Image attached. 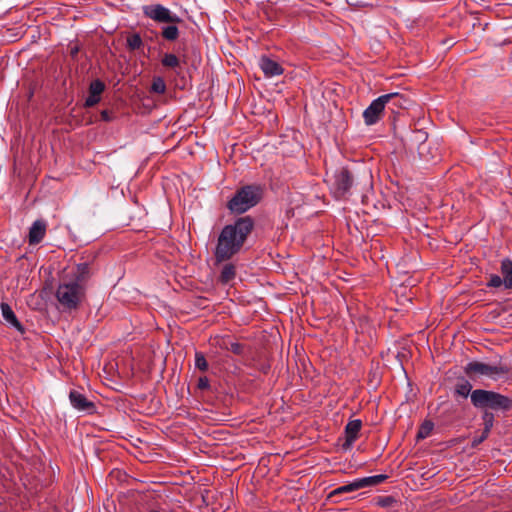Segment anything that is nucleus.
Returning <instances> with one entry per match:
<instances>
[{"mask_svg":"<svg viewBox=\"0 0 512 512\" xmlns=\"http://www.w3.org/2000/svg\"><path fill=\"white\" fill-rule=\"evenodd\" d=\"M253 229L254 221L250 216L239 217L233 223L225 225L217 238L215 263L227 262L240 253Z\"/></svg>","mask_w":512,"mask_h":512,"instance_id":"nucleus-1","label":"nucleus"},{"mask_svg":"<svg viewBox=\"0 0 512 512\" xmlns=\"http://www.w3.org/2000/svg\"><path fill=\"white\" fill-rule=\"evenodd\" d=\"M89 273V265L81 263L70 274L62 277L56 290V298L64 311L78 308L85 294V282Z\"/></svg>","mask_w":512,"mask_h":512,"instance_id":"nucleus-2","label":"nucleus"},{"mask_svg":"<svg viewBox=\"0 0 512 512\" xmlns=\"http://www.w3.org/2000/svg\"><path fill=\"white\" fill-rule=\"evenodd\" d=\"M386 105L389 106V109L391 110V113L393 114L392 119V127L395 135L393 145L392 154L397 155L398 157H402L403 154L406 152L405 143L401 138H397L398 135V125H397V117L399 119L404 116V111L409 108L411 105V101L406 98L403 94H400L398 92H387L386 91Z\"/></svg>","mask_w":512,"mask_h":512,"instance_id":"nucleus-3","label":"nucleus"},{"mask_svg":"<svg viewBox=\"0 0 512 512\" xmlns=\"http://www.w3.org/2000/svg\"><path fill=\"white\" fill-rule=\"evenodd\" d=\"M471 403L477 409L482 410H495V411H509L512 409V399L500 393L475 389L471 393Z\"/></svg>","mask_w":512,"mask_h":512,"instance_id":"nucleus-4","label":"nucleus"},{"mask_svg":"<svg viewBox=\"0 0 512 512\" xmlns=\"http://www.w3.org/2000/svg\"><path fill=\"white\" fill-rule=\"evenodd\" d=\"M464 372L471 379L476 377H487L491 380L497 381L508 374L509 368L507 364L501 361V359L491 363L474 360L468 362L464 366Z\"/></svg>","mask_w":512,"mask_h":512,"instance_id":"nucleus-5","label":"nucleus"},{"mask_svg":"<svg viewBox=\"0 0 512 512\" xmlns=\"http://www.w3.org/2000/svg\"><path fill=\"white\" fill-rule=\"evenodd\" d=\"M262 190L256 185H246L236 191L227 204L232 213L242 214L256 206L261 199Z\"/></svg>","mask_w":512,"mask_h":512,"instance_id":"nucleus-6","label":"nucleus"},{"mask_svg":"<svg viewBox=\"0 0 512 512\" xmlns=\"http://www.w3.org/2000/svg\"><path fill=\"white\" fill-rule=\"evenodd\" d=\"M330 193L335 199L345 198L353 184V178L350 172L341 168L336 170L331 176L326 179Z\"/></svg>","mask_w":512,"mask_h":512,"instance_id":"nucleus-7","label":"nucleus"},{"mask_svg":"<svg viewBox=\"0 0 512 512\" xmlns=\"http://www.w3.org/2000/svg\"><path fill=\"white\" fill-rule=\"evenodd\" d=\"M143 14L158 23H181L182 19L170 9L161 4H151L143 7Z\"/></svg>","mask_w":512,"mask_h":512,"instance_id":"nucleus-8","label":"nucleus"},{"mask_svg":"<svg viewBox=\"0 0 512 512\" xmlns=\"http://www.w3.org/2000/svg\"><path fill=\"white\" fill-rule=\"evenodd\" d=\"M384 112V95L373 100L372 103L364 110L363 118L366 125H373L379 121Z\"/></svg>","mask_w":512,"mask_h":512,"instance_id":"nucleus-9","label":"nucleus"},{"mask_svg":"<svg viewBox=\"0 0 512 512\" xmlns=\"http://www.w3.org/2000/svg\"><path fill=\"white\" fill-rule=\"evenodd\" d=\"M69 400L71 405L81 412H86L88 414H92L95 412V405L93 402L89 401L82 393L71 390L69 393Z\"/></svg>","mask_w":512,"mask_h":512,"instance_id":"nucleus-10","label":"nucleus"},{"mask_svg":"<svg viewBox=\"0 0 512 512\" xmlns=\"http://www.w3.org/2000/svg\"><path fill=\"white\" fill-rule=\"evenodd\" d=\"M105 89V84L96 79L92 81L89 85V95L85 100V107H93L100 102L101 94Z\"/></svg>","mask_w":512,"mask_h":512,"instance_id":"nucleus-11","label":"nucleus"},{"mask_svg":"<svg viewBox=\"0 0 512 512\" xmlns=\"http://www.w3.org/2000/svg\"><path fill=\"white\" fill-rule=\"evenodd\" d=\"M362 423L360 420H351L345 427V442L343 443V449H349L355 440L358 438V434L361 430Z\"/></svg>","mask_w":512,"mask_h":512,"instance_id":"nucleus-12","label":"nucleus"},{"mask_svg":"<svg viewBox=\"0 0 512 512\" xmlns=\"http://www.w3.org/2000/svg\"><path fill=\"white\" fill-rule=\"evenodd\" d=\"M47 224L44 220H36L30 227L28 241L30 245L40 243L46 234Z\"/></svg>","mask_w":512,"mask_h":512,"instance_id":"nucleus-13","label":"nucleus"},{"mask_svg":"<svg viewBox=\"0 0 512 512\" xmlns=\"http://www.w3.org/2000/svg\"><path fill=\"white\" fill-rule=\"evenodd\" d=\"M259 66L267 77H274L283 73L281 65L269 57H262L259 61Z\"/></svg>","mask_w":512,"mask_h":512,"instance_id":"nucleus-14","label":"nucleus"},{"mask_svg":"<svg viewBox=\"0 0 512 512\" xmlns=\"http://www.w3.org/2000/svg\"><path fill=\"white\" fill-rule=\"evenodd\" d=\"M0 308H1L2 317L5 320V322L8 323L9 325H11L12 327H14L15 329H17L18 331L23 332L24 331L23 326L18 321V319H17L15 313L13 312V310L11 309V307L7 303L2 302L0 305Z\"/></svg>","mask_w":512,"mask_h":512,"instance_id":"nucleus-15","label":"nucleus"},{"mask_svg":"<svg viewBox=\"0 0 512 512\" xmlns=\"http://www.w3.org/2000/svg\"><path fill=\"white\" fill-rule=\"evenodd\" d=\"M500 271L503 279V286L507 290H512V260L505 258L501 261Z\"/></svg>","mask_w":512,"mask_h":512,"instance_id":"nucleus-16","label":"nucleus"},{"mask_svg":"<svg viewBox=\"0 0 512 512\" xmlns=\"http://www.w3.org/2000/svg\"><path fill=\"white\" fill-rule=\"evenodd\" d=\"M236 276V267L233 263H225L220 271L219 280L223 284L232 281Z\"/></svg>","mask_w":512,"mask_h":512,"instance_id":"nucleus-17","label":"nucleus"},{"mask_svg":"<svg viewBox=\"0 0 512 512\" xmlns=\"http://www.w3.org/2000/svg\"><path fill=\"white\" fill-rule=\"evenodd\" d=\"M471 393L472 385L467 379L462 378L455 385V394H457L458 396L467 398L469 395L471 396Z\"/></svg>","mask_w":512,"mask_h":512,"instance_id":"nucleus-18","label":"nucleus"},{"mask_svg":"<svg viewBox=\"0 0 512 512\" xmlns=\"http://www.w3.org/2000/svg\"><path fill=\"white\" fill-rule=\"evenodd\" d=\"M161 64L165 68L173 69L175 71L181 66L180 59L173 53H165L161 59Z\"/></svg>","mask_w":512,"mask_h":512,"instance_id":"nucleus-19","label":"nucleus"},{"mask_svg":"<svg viewBox=\"0 0 512 512\" xmlns=\"http://www.w3.org/2000/svg\"><path fill=\"white\" fill-rule=\"evenodd\" d=\"M176 24H168L162 28L161 35L165 40L175 41L179 37V29Z\"/></svg>","mask_w":512,"mask_h":512,"instance_id":"nucleus-20","label":"nucleus"},{"mask_svg":"<svg viewBox=\"0 0 512 512\" xmlns=\"http://www.w3.org/2000/svg\"><path fill=\"white\" fill-rule=\"evenodd\" d=\"M383 481H384V474L368 476V477L357 479L360 489L364 488V487L374 486L376 484L382 483Z\"/></svg>","mask_w":512,"mask_h":512,"instance_id":"nucleus-21","label":"nucleus"},{"mask_svg":"<svg viewBox=\"0 0 512 512\" xmlns=\"http://www.w3.org/2000/svg\"><path fill=\"white\" fill-rule=\"evenodd\" d=\"M143 46V41L138 33H134L127 37V47L131 51L140 49Z\"/></svg>","mask_w":512,"mask_h":512,"instance_id":"nucleus-22","label":"nucleus"},{"mask_svg":"<svg viewBox=\"0 0 512 512\" xmlns=\"http://www.w3.org/2000/svg\"><path fill=\"white\" fill-rule=\"evenodd\" d=\"M151 91L157 94H163L166 91V84L162 77H154L151 85Z\"/></svg>","mask_w":512,"mask_h":512,"instance_id":"nucleus-23","label":"nucleus"},{"mask_svg":"<svg viewBox=\"0 0 512 512\" xmlns=\"http://www.w3.org/2000/svg\"><path fill=\"white\" fill-rule=\"evenodd\" d=\"M433 427H434V425L431 421H425L421 425V427L417 433V438L424 439V438L428 437L430 435L431 431L433 430Z\"/></svg>","mask_w":512,"mask_h":512,"instance_id":"nucleus-24","label":"nucleus"},{"mask_svg":"<svg viewBox=\"0 0 512 512\" xmlns=\"http://www.w3.org/2000/svg\"><path fill=\"white\" fill-rule=\"evenodd\" d=\"M359 489H360L359 483L357 482V479H356V480H354L353 482H351L349 484H346V485L338 487L334 491V493L335 494H342V493H348V492L356 491V490H359Z\"/></svg>","mask_w":512,"mask_h":512,"instance_id":"nucleus-25","label":"nucleus"},{"mask_svg":"<svg viewBox=\"0 0 512 512\" xmlns=\"http://www.w3.org/2000/svg\"><path fill=\"white\" fill-rule=\"evenodd\" d=\"M484 429L485 434H489L494 423V415L491 412L484 411L483 413Z\"/></svg>","mask_w":512,"mask_h":512,"instance_id":"nucleus-26","label":"nucleus"},{"mask_svg":"<svg viewBox=\"0 0 512 512\" xmlns=\"http://www.w3.org/2000/svg\"><path fill=\"white\" fill-rule=\"evenodd\" d=\"M195 367L201 371H206L208 369V362L200 352H196L195 354Z\"/></svg>","mask_w":512,"mask_h":512,"instance_id":"nucleus-27","label":"nucleus"},{"mask_svg":"<svg viewBox=\"0 0 512 512\" xmlns=\"http://www.w3.org/2000/svg\"><path fill=\"white\" fill-rule=\"evenodd\" d=\"M486 286L489 288H499L503 286V279L497 274L489 275V280L486 283Z\"/></svg>","mask_w":512,"mask_h":512,"instance_id":"nucleus-28","label":"nucleus"},{"mask_svg":"<svg viewBox=\"0 0 512 512\" xmlns=\"http://www.w3.org/2000/svg\"><path fill=\"white\" fill-rule=\"evenodd\" d=\"M232 353L234 354H237V355H241L244 351V347L242 344L238 343V342H232L230 344V347L228 348Z\"/></svg>","mask_w":512,"mask_h":512,"instance_id":"nucleus-29","label":"nucleus"},{"mask_svg":"<svg viewBox=\"0 0 512 512\" xmlns=\"http://www.w3.org/2000/svg\"><path fill=\"white\" fill-rule=\"evenodd\" d=\"M198 387L200 389H207L209 387V380L207 377H202L198 381Z\"/></svg>","mask_w":512,"mask_h":512,"instance_id":"nucleus-30","label":"nucleus"},{"mask_svg":"<svg viewBox=\"0 0 512 512\" xmlns=\"http://www.w3.org/2000/svg\"><path fill=\"white\" fill-rule=\"evenodd\" d=\"M489 434H485V431L482 432V434L473 440V446H477L478 444L482 443L485 439H487Z\"/></svg>","mask_w":512,"mask_h":512,"instance_id":"nucleus-31","label":"nucleus"},{"mask_svg":"<svg viewBox=\"0 0 512 512\" xmlns=\"http://www.w3.org/2000/svg\"><path fill=\"white\" fill-rule=\"evenodd\" d=\"M101 118H102V120H104L106 122H109L112 120L111 113L108 110H103L101 112Z\"/></svg>","mask_w":512,"mask_h":512,"instance_id":"nucleus-32","label":"nucleus"},{"mask_svg":"<svg viewBox=\"0 0 512 512\" xmlns=\"http://www.w3.org/2000/svg\"><path fill=\"white\" fill-rule=\"evenodd\" d=\"M394 502V499L391 496H386V508L390 507Z\"/></svg>","mask_w":512,"mask_h":512,"instance_id":"nucleus-33","label":"nucleus"},{"mask_svg":"<svg viewBox=\"0 0 512 512\" xmlns=\"http://www.w3.org/2000/svg\"><path fill=\"white\" fill-rule=\"evenodd\" d=\"M377 504H378L379 506L384 507V498H383V497H379V498L377 499Z\"/></svg>","mask_w":512,"mask_h":512,"instance_id":"nucleus-34","label":"nucleus"},{"mask_svg":"<svg viewBox=\"0 0 512 512\" xmlns=\"http://www.w3.org/2000/svg\"><path fill=\"white\" fill-rule=\"evenodd\" d=\"M402 128H403V130H406V123H404Z\"/></svg>","mask_w":512,"mask_h":512,"instance_id":"nucleus-35","label":"nucleus"},{"mask_svg":"<svg viewBox=\"0 0 512 512\" xmlns=\"http://www.w3.org/2000/svg\"><path fill=\"white\" fill-rule=\"evenodd\" d=\"M149 512H160V511H158V510H150Z\"/></svg>","mask_w":512,"mask_h":512,"instance_id":"nucleus-36","label":"nucleus"}]
</instances>
